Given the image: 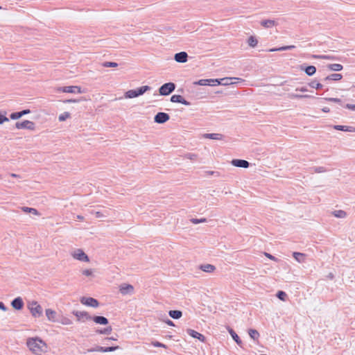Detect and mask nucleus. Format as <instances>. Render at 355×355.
Wrapping results in <instances>:
<instances>
[{"label":"nucleus","mask_w":355,"mask_h":355,"mask_svg":"<svg viewBox=\"0 0 355 355\" xmlns=\"http://www.w3.org/2000/svg\"><path fill=\"white\" fill-rule=\"evenodd\" d=\"M27 346L29 349L37 355H40L46 348L44 342L38 338H31L27 340Z\"/></svg>","instance_id":"nucleus-1"},{"label":"nucleus","mask_w":355,"mask_h":355,"mask_svg":"<svg viewBox=\"0 0 355 355\" xmlns=\"http://www.w3.org/2000/svg\"><path fill=\"white\" fill-rule=\"evenodd\" d=\"M150 89V87L145 85L138 87L135 89L128 90L125 93L124 96L125 98H133L143 95L145 92L149 91Z\"/></svg>","instance_id":"nucleus-2"},{"label":"nucleus","mask_w":355,"mask_h":355,"mask_svg":"<svg viewBox=\"0 0 355 355\" xmlns=\"http://www.w3.org/2000/svg\"><path fill=\"white\" fill-rule=\"evenodd\" d=\"M28 309L30 310L32 315L35 318L42 315V308L36 301H33L29 303Z\"/></svg>","instance_id":"nucleus-3"},{"label":"nucleus","mask_w":355,"mask_h":355,"mask_svg":"<svg viewBox=\"0 0 355 355\" xmlns=\"http://www.w3.org/2000/svg\"><path fill=\"white\" fill-rule=\"evenodd\" d=\"M175 89V85L173 83H167L162 85L159 89V92L160 95L168 96L171 94Z\"/></svg>","instance_id":"nucleus-4"},{"label":"nucleus","mask_w":355,"mask_h":355,"mask_svg":"<svg viewBox=\"0 0 355 355\" xmlns=\"http://www.w3.org/2000/svg\"><path fill=\"white\" fill-rule=\"evenodd\" d=\"M71 255L76 260L88 262L89 261V257L81 249H76L71 252Z\"/></svg>","instance_id":"nucleus-5"},{"label":"nucleus","mask_w":355,"mask_h":355,"mask_svg":"<svg viewBox=\"0 0 355 355\" xmlns=\"http://www.w3.org/2000/svg\"><path fill=\"white\" fill-rule=\"evenodd\" d=\"M56 91L58 92H65V93H77L81 94L82 91L80 87L78 86H67V87H60L56 89Z\"/></svg>","instance_id":"nucleus-6"},{"label":"nucleus","mask_w":355,"mask_h":355,"mask_svg":"<svg viewBox=\"0 0 355 355\" xmlns=\"http://www.w3.org/2000/svg\"><path fill=\"white\" fill-rule=\"evenodd\" d=\"M15 127L17 129H27L33 130L35 129V123L33 121L25 120L21 122H17L15 123Z\"/></svg>","instance_id":"nucleus-7"},{"label":"nucleus","mask_w":355,"mask_h":355,"mask_svg":"<svg viewBox=\"0 0 355 355\" xmlns=\"http://www.w3.org/2000/svg\"><path fill=\"white\" fill-rule=\"evenodd\" d=\"M73 314L77 318L78 321L84 322L92 320V316L86 311H73Z\"/></svg>","instance_id":"nucleus-8"},{"label":"nucleus","mask_w":355,"mask_h":355,"mask_svg":"<svg viewBox=\"0 0 355 355\" xmlns=\"http://www.w3.org/2000/svg\"><path fill=\"white\" fill-rule=\"evenodd\" d=\"M80 303L91 307H98L99 305L98 302L93 297H83L80 298Z\"/></svg>","instance_id":"nucleus-9"},{"label":"nucleus","mask_w":355,"mask_h":355,"mask_svg":"<svg viewBox=\"0 0 355 355\" xmlns=\"http://www.w3.org/2000/svg\"><path fill=\"white\" fill-rule=\"evenodd\" d=\"M169 115L165 112H158L154 117V121L157 123H164L168 121Z\"/></svg>","instance_id":"nucleus-10"},{"label":"nucleus","mask_w":355,"mask_h":355,"mask_svg":"<svg viewBox=\"0 0 355 355\" xmlns=\"http://www.w3.org/2000/svg\"><path fill=\"white\" fill-rule=\"evenodd\" d=\"M119 291L123 295H131L134 292V287L130 284H123L120 286Z\"/></svg>","instance_id":"nucleus-11"},{"label":"nucleus","mask_w":355,"mask_h":355,"mask_svg":"<svg viewBox=\"0 0 355 355\" xmlns=\"http://www.w3.org/2000/svg\"><path fill=\"white\" fill-rule=\"evenodd\" d=\"M174 60L177 62L184 63V62H187L188 54L184 51H181L180 53H177L174 55Z\"/></svg>","instance_id":"nucleus-12"},{"label":"nucleus","mask_w":355,"mask_h":355,"mask_svg":"<svg viewBox=\"0 0 355 355\" xmlns=\"http://www.w3.org/2000/svg\"><path fill=\"white\" fill-rule=\"evenodd\" d=\"M231 164L236 167L245 168L249 167L250 166V163L248 161L239 159H232Z\"/></svg>","instance_id":"nucleus-13"},{"label":"nucleus","mask_w":355,"mask_h":355,"mask_svg":"<svg viewBox=\"0 0 355 355\" xmlns=\"http://www.w3.org/2000/svg\"><path fill=\"white\" fill-rule=\"evenodd\" d=\"M171 101L173 103H180L185 105H190L191 103L186 101L181 95L174 94L171 97Z\"/></svg>","instance_id":"nucleus-14"},{"label":"nucleus","mask_w":355,"mask_h":355,"mask_svg":"<svg viewBox=\"0 0 355 355\" xmlns=\"http://www.w3.org/2000/svg\"><path fill=\"white\" fill-rule=\"evenodd\" d=\"M187 334L191 336V337L194 338H197L199 340H200L201 342H205V337L204 335L200 334L199 332L193 330V329H188L187 330Z\"/></svg>","instance_id":"nucleus-15"},{"label":"nucleus","mask_w":355,"mask_h":355,"mask_svg":"<svg viewBox=\"0 0 355 355\" xmlns=\"http://www.w3.org/2000/svg\"><path fill=\"white\" fill-rule=\"evenodd\" d=\"M11 305L15 309L21 310L24 306V302L20 297H17L12 301Z\"/></svg>","instance_id":"nucleus-16"},{"label":"nucleus","mask_w":355,"mask_h":355,"mask_svg":"<svg viewBox=\"0 0 355 355\" xmlns=\"http://www.w3.org/2000/svg\"><path fill=\"white\" fill-rule=\"evenodd\" d=\"M92 320L96 324L106 325L108 324V320L104 316L96 315L92 317Z\"/></svg>","instance_id":"nucleus-17"},{"label":"nucleus","mask_w":355,"mask_h":355,"mask_svg":"<svg viewBox=\"0 0 355 355\" xmlns=\"http://www.w3.org/2000/svg\"><path fill=\"white\" fill-rule=\"evenodd\" d=\"M277 24V21L274 19H265L261 21V25L266 28H272Z\"/></svg>","instance_id":"nucleus-18"},{"label":"nucleus","mask_w":355,"mask_h":355,"mask_svg":"<svg viewBox=\"0 0 355 355\" xmlns=\"http://www.w3.org/2000/svg\"><path fill=\"white\" fill-rule=\"evenodd\" d=\"M227 330L233 340L236 343L237 345L241 346L242 344V341L239 337V336L236 334V333L232 328L230 327H228Z\"/></svg>","instance_id":"nucleus-19"},{"label":"nucleus","mask_w":355,"mask_h":355,"mask_svg":"<svg viewBox=\"0 0 355 355\" xmlns=\"http://www.w3.org/2000/svg\"><path fill=\"white\" fill-rule=\"evenodd\" d=\"M206 139H210L214 140H220L223 139V136L221 134L218 133H207L203 136Z\"/></svg>","instance_id":"nucleus-20"},{"label":"nucleus","mask_w":355,"mask_h":355,"mask_svg":"<svg viewBox=\"0 0 355 355\" xmlns=\"http://www.w3.org/2000/svg\"><path fill=\"white\" fill-rule=\"evenodd\" d=\"M293 257L299 263L305 261L306 255L303 253L295 252L293 253Z\"/></svg>","instance_id":"nucleus-21"},{"label":"nucleus","mask_w":355,"mask_h":355,"mask_svg":"<svg viewBox=\"0 0 355 355\" xmlns=\"http://www.w3.org/2000/svg\"><path fill=\"white\" fill-rule=\"evenodd\" d=\"M46 315L49 321L55 322L56 313L55 311L48 309L46 310Z\"/></svg>","instance_id":"nucleus-22"},{"label":"nucleus","mask_w":355,"mask_h":355,"mask_svg":"<svg viewBox=\"0 0 355 355\" xmlns=\"http://www.w3.org/2000/svg\"><path fill=\"white\" fill-rule=\"evenodd\" d=\"M295 48V46L294 45L283 46H281L279 48L270 49L268 50V51L269 52L283 51H286V50H291V49H293Z\"/></svg>","instance_id":"nucleus-23"},{"label":"nucleus","mask_w":355,"mask_h":355,"mask_svg":"<svg viewBox=\"0 0 355 355\" xmlns=\"http://www.w3.org/2000/svg\"><path fill=\"white\" fill-rule=\"evenodd\" d=\"M288 98H314V96L308 95V94H297L294 93L288 94Z\"/></svg>","instance_id":"nucleus-24"},{"label":"nucleus","mask_w":355,"mask_h":355,"mask_svg":"<svg viewBox=\"0 0 355 355\" xmlns=\"http://www.w3.org/2000/svg\"><path fill=\"white\" fill-rule=\"evenodd\" d=\"M168 315L173 319H179L182 317V313L181 311L179 310H171L169 311Z\"/></svg>","instance_id":"nucleus-25"},{"label":"nucleus","mask_w":355,"mask_h":355,"mask_svg":"<svg viewBox=\"0 0 355 355\" xmlns=\"http://www.w3.org/2000/svg\"><path fill=\"white\" fill-rule=\"evenodd\" d=\"M200 268L204 271V272H213L216 268L214 265H211V264H204V265H201Z\"/></svg>","instance_id":"nucleus-26"},{"label":"nucleus","mask_w":355,"mask_h":355,"mask_svg":"<svg viewBox=\"0 0 355 355\" xmlns=\"http://www.w3.org/2000/svg\"><path fill=\"white\" fill-rule=\"evenodd\" d=\"M327 68L334 71H340L343 69V67L340 64H329L327 65Z\"/></svg>","instance_id":"nucleus-27"},{"label":"nucleus","mask_w":355,"mask_h":355,"mask_svg":"<svg viewBox=\"0 0 355 355\" xmlns=\"http://www.w3.org/2000/svg\"><path fill=\"white\" fill-rule=\"evenodd\" d=\"M343 78V76L340 73H332L329 76H327L324 80H340Z\"/></svg>","instance_id":"nucleus-28"},{"label":"nucleus","mask_w":355,"mask_h":355,"mask_svg":"<svg viewBox=\"0 0 355 355\" xmlns=\"http://www.w3.org/2000/svg\"><path fill=\"white\" fill-rule=\"evenodd\" d=\"M312 58L315 59H322V60H336L335 56L329 55H312Z\"/></svg>","instance_id":"nucleus-29"},{"label":"nucleus","mask_w":355,"mask_h":355,"mask_svg":"<svg viewBox=\"0 0 355 355\" xmlns=\"http://www.w3.org/2000/svg\"><path fill=\"white\" fill-rule=\"evenodd\" d=\"M334 128L337 130H341L345 132H352L353 131V128L351 126H346V125H336L334 126Z\"/></svg>","instance_id":"nucleus-30"},{"label":"nucleus","mask_w":355,"mask_h":355,"mask_svg":"<svg viewBox=\"0 0 355 355\" xmlns=\"http://www.w3.org/2000/svg\"><path fill=\"white\" fill-rule=\"evenodd\" d=\"M304 71L308 76H311L315 73L316 68L312 65L308 66L304 69Z\"/></svg>","instance_id":"nucleus-31"},{"label":"nucleus","mask_w":355,"mask_h":355,"mask_svg":"<svg viewBox=\"0 0 355 355\" xmlns=\"http://www.w3.org/2000/svg\"><path fill=\"white\" fill-rule=\"evenodd\" d=\"M248 334L250 338L254 340H257L259 338V333L255 329H250Z\"/></svg>","instance_id":"nucleus-32"},{"label":"nucleus","mask_w":355,"mask_h":355,"mask_svg":"<svg viewBox=\"0 0 355 355\" xmlns=\"http://www.w3.org/2000/svg\"><path fill=\"white\" fill-rule=\"evenodd\" d=\"M232 79L239 80V78H224L220 79V84L222 85H231V84H232V83L231 82V80Z\"/></svg>","instance_id":"nucleus-33"},{"label":"nucleus","mask_w":355,"mask_h":355,"mask_svg":"<svg viewBox=\"0 0 355 355\" xmlns=\"http://www.w3.org/2000/svg\"><path fill=\"white\" fill-rule=\"evenodd\" d=\"M333 214L335 217L339 218H344L347 216L346 212L343 210H336L333 212Z\"/></svg>","instance_id":"nucleus-34"},{"label":"nucleus","mask_w":355,"mask_h":355,"mask_svg":"<svg viewBox=\"0 0 355 355\" xmlns=\"http://www.w3.org/2000/svg\"><path fill=\"white\" fill-rule=\"evenodd\" d=\"M119 349V346L101 347V352H111Z\"/></svg>","instance_id":"nucleus-35"},{"label":"nucleus","mask_w":355,"mask_h":355,"mask_svg":"<svg viewBox=\"0 0 355 355\" xmlns=\"http://www.w3.org/2000/svg\"><path fill=\"white\" fill-rule=\"evenodd\" d=\"M22 210L24 211V212H29V213H31L34 215H39V212L38 211L35 209V208H31V207H23L22 208Z\"/></svg>","instance_id":"nucleus-36"},{"label":"nucleus","mask_w":355,"mask_h":355,"mask_svg":"<svg viewBox=\"0 0 355 355\" xmlns=\"http://www.w3.org/2000/svg\"><path fill=\"white\" fill-rule=\"evenodd\" d=\"M258 41L254 36H250L248 38V44L251 47H255L257 45Z\"/></svg>","instance_id":"nucleus-37"},{"label":"nucleus","mask_w":355,"mask_h":355,"mask_svg":"<svg viewBox=\"0 0 355 355\" xmlns=\"http://www.w3.org/2000/svg\"><path fill=\"white\" fill-rule=\"evenodd\" d=\"M112 327H108L107 328H105L103 329H98L96 332L99 334H105V335H109L112 331Z\"/></svg>","instance_id":"nucleus-38"},{"label":"nucleus","mask_w":355,"mask_h":355,"mask_svg":"<svg viewBox=\"0 0 355 355\" xmlns=\"http://www.w3.org/2000/svg\"><path fill=\"white\" fill-rule=\"evenodd\" d=\"M309 85L312 87V88H315L316 89H321L322 87V85L319 83H317L316 81L313 80L312 82H311Z\"/></svg>","instance_id":"nucleus-39"},{"label":"nucleus","mask_w":355,"mask_h":355,"mask_svg":"<svg viewBox=\"0 0 355 355\" xmlns=\"http://www.w3.org/2000/svg\"><path fill=\"white\" fill-rule=\"evenodd\" d=\"M193 84L202 86L209 85V79H201L194 82Z\"/></svg>","instance_id":"nucleus-40"},{"label":"nucleus","mask_w":355,"mask_h":355,"mask_svg":"<svg viewBox=\"0 0 355 355\" xmlns=\"http://www.w3.org/2000/svg\"><path fill=\"white\" fill-rule=\"evenodd\" d=\"M60 322L64 325H71L73 323V322L71 319H69L68 318H65V317L62 318L61 319V320L60 321Z\"/></svg>","instance_id":"nucleus-41"},{"label":"nucleus","mask_w":355,"mask_h":355,"mask_svg":"<svg viewBox=\"0 0 355 355\" xmlns=\"http://www.w3.org/2000/svg\"><path fill=\"white\" fill-rule=\"evenodd\" d=\"M69 117H70V114L67 112H65L59 116L58 119L60 121H64Z\"/></svg>","instance_id":"nucleus-42"},{"label":"nucleus","mask_w":355,"mask_h":355,"mask_svg":"<svg viewBox=\"0 0 355 355\" xmlns=\"http://www.w3.org/2000/svg\"><path fill=\"white\" fill-rule=\"evenodd\" d=\"M277 297L279 300H281L282 301H285L286 300V293L284 291H279L277 293Z\"/></svg>","instance_id":"nucleus-43"},{"label":"nucleus","mask_w":355,"mask_h":355,"mask_svg":"<svg viewBox=\"0 0 355 355\" xmlns=\"http://www.w3.org/2000/svg\"><path fill=\"white\" fill-rule=\"evenodd\" d=\"M103 66L105 67H116L118 66V64L114 62H105L103 64Z\"/></svg>","instance_id":"nucleus-44"},{"label":"nucleus","mask_w":355,"mask_h":355,"mask_svg":"<svg viewBox=\"0 0 355 355\" xmlns=\"http://www.w3.org/2000/svg\"><path fill=\"white\" fill-rule=\"evenodd\" d=\"M206 221H207V219L205 218H200V219H198V218H191V222L193 224H198L200 223H205Z\"/></svg>","instance_id":"nucleus-45"},{"label":"nucleus","mask_w":355,"mask_h":355,"mask_svg":"<svg viewBox=\"0 0 355 355\" xmlns=\"http://www.w3.org/2000/svg\"><path fill=\"white\" fill-rule=\"evenodd\" d=\"M220 84V80L218 79H209V85L210 86H216Z\"/></svg>","instance_id":"nucleus-46"},{"label":"nucleus","mask_w":355,"mask_h":355,"mask_svg":"<svg viewBox=\"0 0 355 355\" xmlns=\"http://www.w3.org/2000/svg\"><path fill=\"white\" fill-rule=\"evenodd\" d=\"M151 345L155 347H163V348H166V345L162 343H159L158 341H153L151 343Z\"/></svg>","instance_id":"nucleus-47"},{"label":"nucleus","mask_w":355,"mask_h":355,"mask_svg":"<svg viewBox=\"0 0 355 355\" xmlns=\"http://www.w3.org/2000/svg\"><path fill=\"white\" fill-rule=\"evenodd\" d=\"M314 172L315 173H324L327 171V169L323 166H316L313 168Z\"/></svg>","instance_id":"nucleus-48"},{"label":"nucleus","mask_w":355,"mask_h":355,"mask_svg":"<svg viewBox=\"0 0 355 355\" xmlns=\"http://www.w3.org/2000/svg\"><path fill=\"white\" fill-rule=\"evenodd\" d=\"M10 119H13V120H16V119H18L19 118H21V114L19 112H13L10 114Z\"/></svg>","instance_id":"nucleus-49"},{"label":"nucleus","mask_w":355,"mask_h":355,"mask_svg":"<svg viewBox=\"0 0 355 355\" xmlns=\"http://www.w3.org/2000/svg\"><path fill=\"white\" fill-rule=\"evenodd\" d=\"M325 100L329 102H334L341 104L342 101L340 98H326Z\"/></svg>","instance_id":"nucleus-50"},{"label":"nucleus","mask_w":355,"mask_h":355,"mask_svg":"<svg viewBox=\"0 0 355 355\" xmlns=\"http://www.w3.org/2000/svg\"><path fill=\"white\" fill-rule=\"evenodd\" d=\"M101 346H96L95 347L89 348L87 349V352H101Z\"/></svg>","instance_id":"nucleus-51"},{"label":"nucleus","mask_w":355,"mask_h":355,"mask_svg":"<svg viewBox=\"0 0 355 355\" xmlns=\"http://www.w3.org/2000/svg\"><path fill=\"white\" fill-rule=\"evenodd\" d=\"M82 273L85 276H92L93 274V270L92 269H85L83 270Z\"/></svg>","instance_id":"nucleus-52"},{"label":"nucleus","mask_w":355,"mask_h":355,"mask_svg":"<svg viewBox=\"0 0 355 355\" xmlns=\"http://www.w3.org/2000/svg\"><path fill=\"white\" fill-rule=\"evenodd\" d=\"M9 119L6 116L0 114V124H2L3 122L8 121Z\"/></svg>","instance_id":"nucleus-53"},{"label":"nucleus","mask_w":355,"mask_h":355,"mask_svg":"<svg viewBox=\"0 0 355 355\" xmlns=\"http://www.w3.org/2000/svg\"><path fill=\"white\" fill-rule=\"evenodd\" d=\"M295 91L297 92H307L308 91V89L306 87H297L295 89Z\"/></svg>","instance_id":"nucleus-54"},{"label":"nucleus","mask_w":355,"mask_h":355,"mask_svg":"<svg viewBox=\"0 0 355 355\" xmlns=\"http://www.w3.org/2000/svg\"><path fill=\"white\" fill-rule=\"evenodd\" d=\"M265 255H266V257H267L268 259H270L271 260H273V261H277V259L276 257H275L274 256L271 255L269 253L265 252Z\"/></svg>","instance_id":"nucleus-55"},{"label":"nucleus","mask_w":355,"mask_h":355,"mask_svg":"<svg viewBox=\"0 0 355 355\" xmlns=\"http://www.w3.org/2000/svg\"><path fill=\"white\" fill-rule=\"evenodd\" d=\"M345 107L349 110L355 111V105L354 104H346Z\"/></svg>","instance_id":"nucleus-56"},{"label":"nucleus","mask_w":355,"mask_h":355,"mask_svg":"<svg viewBox=\"0 0 355 355\" xmlns=\"http://www.w3.org/2000/svg\"><path fill=\"white\" fill-rule=\"evenodd\" d=\"M78 102H79V100H76V99H68V100L64 101V103H78Z\"/></svg>","instance_id":"nucleus-57"},{"label":"nucleus","mask_w":355,"mask_h":355,"mask_svg":"<svg viewBox=\"0 0 355 355\" xmlns=\"http://www.w3.org/2000/svg\"><path fill=\"white\" fill-rule=\"evenodd\" d=\"M21 114V116H23L25 114H29L31 112L30 110H24L19 112Z\"/></svg>","instance_id":"nucleus-58"},{"label":"nucleus","mask_w":355,"mask_h":355,"mask_svg":"<svg viewBox=\"0 0 355 355\" xmlns=\"http://www.w3.org/2000/svg\"><path fill=\"white\" fill-rule=\"evenodd\" d=\"M164 322L169 326H174V323L173 322V321H171V320L166 318V320H164Z\"/></svg>","instance_id":"nucleus-59"},{"label":"nucleus","mask_w":355,"mask_h":355,"mask_svg":"<svg viewBox=\"0 0 355 355\" xmlns=\"http://www.w3.org/2000/svg\"><path fill=\"white\" fill-rule=\"evenodd\" d=\"M187 157L190 159H194L196 157V155L194 154H188Z\"/></svg>","instance_id":"nucleus-60"},{"label":"nucleus","mask_w":355,"mask_h":355,"mask_svg":"<svg viewBox=\"0 0 355 355\" xmlns=\"http://www.w3.org/2000/svg\"><path fill=\"white\" fill-rule=\"evenodd\" d=\"M0 309H1L3 311H6V309H7V308L6 307L4 304L1 302H0Z\"/></svg>","instance_id":"nucleus-61"},{"label":"nucleus","mask_w":355,"mask_h":355,"mask_svg":"<svg viewBox=\"0 0 355 355\" xmlns=\"http://www.w3.org/2000/svg\"><path fill=\"white\" fill-rule=\"evenodd\" d=\"M96 216L97 218H101V217H103L104 216H103V214L101 212L97 211V212H96Z\"/></svg>","instance_id":"nucleus-62"},{"label":"nucleus","mask_w":355,"mask_h":355,"mask_svg":"<svg viewBox=\"0 0 355 355\" xmlns=\"http://www.w3.org/2000/svg\"><path fill=\"white\" fill-rule=\"evenodd\" d=\"M328 278L331 279H333L334 277V275L333 273L330 272L328 275H327Z\"/></svg>","instance_id":"nucleus-63"},{"label":"nucleus","mask_w":355,"mask_h":355,"mask_svg":"<svg viewBox=\"0 0 355 355\" xmlns=\"http://www.w3.org/2000/svg\"><path fill=\"white\" fill-rule=\"evenodd\" d=\"M76 218L82 220H83L84 218H83V216H82L80 215H78V216H76Z\"/></svg>","instance_id":"nucleus-64"}]
</instances>
